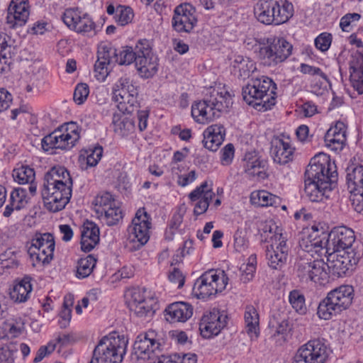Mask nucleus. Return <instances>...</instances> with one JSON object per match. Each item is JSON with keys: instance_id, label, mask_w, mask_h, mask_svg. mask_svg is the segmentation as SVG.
Wrapping results in <instances>:
<instances>
[{"instance_id": "nucleus-64", "label": "nucleus", "mask_w": 363, "mask_h": 363, "mask_svg": "<svg viewBox=\"0 0 363 363\" xmlns=\"http://www.w3.org/2000/svg\"><path fill=\"white\" fill-rule=\"evenodd\" d=\"M133 52L137 57L138 56H148L154 55L151 51L149 41L146 39L139 40L136 44Z\"/></svg>"}, {"instance_id": "nucleus-42", "label": "nucleus", "mask_w": 363, "mask_h": 363, "mask_svg": "<svg viewBox=\"0 0 363 363\" xmlns=\"http://www.w3.org/2000/svg\"><path fill=\"white\" fill-rule=\"evenodd\" d=\"M74 31L79 33L90 35H96V25L92 18L85 13H83L78 23L74 26Z\"/></svg>"}, {"instance_id": "nucleus-13", "label": "nucleus", "mask_w": 363, "mask_h": 363, "mask_svg": "<svg viewBox=\"0 0 363 363\" xmlns=\"http://www.w3.org/2000/svg\"><path fill=\"white\" fill-rule=\"evenodd\" d=\"M346 182L354 209L363 213V166L351 165L346 169Z\"/></svg>"}, {"instance_id": "nucleus-48", "label": "nucleus", "mask_w": 363, "mask_h": 363, "mask_svg": "<svg viewBox=\"0 0 363 363\" xmlns=\"http://www.w3.org/2000/svg\"><path fill=\"white\" fill-rule=\"evenodd\" d=\"M145 290L140 288L128 289L125 294L126 303L129 309H135V305L140 303L147 299Z\"/></svg>"}, {"instance_id": "nucleus-54", "label": "nucleus", "mask_w": 363, "mask_h": 363, "mask_svg": "<svg viewBox=\"0 0 363 363\" xmlns=\"http://www.w3.org/2000/svg\"><path fill=\"white\" fill-rule=\"evenodd\" d=\"M17 264L16 252L13 249L9 248L0 255V265L2 268H12Z\"/></svg>"}, {"instance_id": "nucleus-61", "label": "nucleus", "mask_w": 363, "mask_h": 363, "mask_svg": "<svg viewBox=\"0 0 363 363\" xmlns=\"http://www.w3.org/2000/svg\"><path fill=\"white\" fill-rule=\"evenodd\" d=\"M300 71L303 74L319 77L325 82H328L327 75L318 67L302 63L300 66Z\"/></svg>"}, {"instance_id": "nucleus-27", "label": "nucleus", "mask_w": 363, "mask_h": 363, "mask_svg": "<svg viewBox=\"0 0 363 363\" xmlns=\"http://www.w3.org/2000/svg\"><path fill=\"white\" fill-rule=\"evenodd\" d=\"M99 241V229L93 222L84 223L81 232V249L85 252L91 251Z\"/></svg>"}, {"instance_id": "nucleus-32", "label": "nucleus", "mask_w": 363, "mask_h": 363, "mask_svg": "<svg viewBox=\"0 0 363 363\" xmlns=\"http://www.w3.org/2000/svg\"><path fill=\"white\" fill-rule=\"evenodd\" d=\"M244 319L246 333L252 340L257 338L259 334V315L255 306H246Z\"/></svg>"}, {"instance_id": "nucleus-58", "label": "nucleus", "mask_w": 363, "mask_h": 363, "mask_svg": "<svg viewBox=\"0 0 363 363\" xmlns=\"http://www.w3.org/2000/svg\"><path fill=\"white\" fill-rule=\"evenodd\" d=\"M361 18L357 13H347L343 16L340 21V27L345 32H350L353 23L357 22Z\"/></svg>"}, {"instance_id": "nucleus-36", "label": "nucleus", "mask_w": 363, "mask_h": 363, "mask_svg": "<svg viewBox=\"0 0 363 363\" xmlns=\"http://www.w3.org/2000/svg\"><path fill=\"white\" fill-rule=\"evenodd\" d=\"M26 203V190L23 188L13 189L10 194L9 201L5 208L4 216L9 217L14 210L21 209Z\"/></svg>"}, {"instance_id": "nucleus-50", "label": "nucleus", "mask_w": 363, "mask_h": 363, "mask_svg": "<svg viewBox=\"0 0 363 363\" xmlns=\"http://www.w3.org/2000/svg\"><path fill=\"white\" fill-rule=\"evenodd\" d=\"M155 303L152 298H147L143 302L138 305H135V309H130L137 316L140 318H151L155 313V309L152 303Z\"/></svg>"}, {"instance_id": "nucleus-25", "label": "nucleus", "mask_w": 363, "mask_h": 363, "mask_svg": "<svg viewBox=\"0 0 363 363\" xmlns=\"http://www.w3.org/2000/svg\"><path fill=\"white\" fill-rule=\"evenodd\" d=\"M324 140L325 145L334 152L342 150L346 142V127L344 123L337 122L326 132Z\"/></svg>"}, {"instance_id": "nucleus-26", "label": "nucleus", "mask_w": 363, "mask_h": 363, "mask_svg": "<svg viewBox=\"0 0 363 363\" xmlns=\"http://www.w3.org/2000/svg\"><path fill=\"white\" fill-rule=\"evenodd\" d=\"M166 320L170 323H184L193 314L192 306L186 302H175L170 304L165 310Z\"/></svg>"}, {"instance_id": "nucleus-46", "label": "nucleus", "mask_w": 363, "mask_h": 363, "mask_svg": "<svg viewBox=\"0 0 363 363\" xmlns=\"http://www.w3.org/2000/svg\"><path fill=\"white\" fill-rule=\"evenodd\" d=\"M113 203H116V201L108 192L99 194L93 201L95 211L98 215L102 213L108 207L112 206Z\"/></svg>"}, {"instance_id": "nucleus-34", "label": "nucleus", "mask_w": 363, "mask_h": 363, "mask_svg": "<svg viewBox=\"0 0 363 363\" xmlns=\"http://www.w3.org/2000/svg\"><path fill=\"white\" fill-rule=\"evenodd\" d=\"M30 280V277H25L13 286L12 291L10 292L11 298L13 301L23 303L29 298L33 289Z\"/></svg>"}, {"instance_id": "nucleus-21", "label": "nucleus", "mask_w": 363, "mask_h": 363, "mask_svg": "<svg viewBox=\"0 0 363 363\" xmlns=\"http://www.w3.org/2000/svg\"><path fill=\"white\" fill-rule=\"evenodd\" d=\"M227 316L213 309L203 313L199 323L201 335L204 338L218 335L226 325Z\"/></svg>"}, {"instance_id": "nucleus-12", "label": "nucleus", "mask_w": 363, "mask_h": 363, "mask_svg": "<svg viewBox=\"0 0 363 363\" xmlns=\"http://www.w3.org/2000/svg\"><path fill=\"white\" fill-rule=\"evenodd\" d=\"M328 357L325 342L320 339H313L298 350L292 363H325Z\"/></svg>"}, {"instance_id": "nucleus-24", "label": "nucleus", "mask_w": 363, "mask_h": 363, "mask_svg": "<svg viewBox=\"0 0 363 363\" xmlns=\"http://www.w3.org/2000/svg\"><path fill=\"white\" fill-rule=\"evenodd\" d=\"M213 196L214 193L211 188H208L207 182H203L189 194V199L192 202L196 201L194 209L196 216L201 215L207 211Z\"/></svg>"}, {"instance_id": "nucleus-56", "label": "nucleus", "mask_w": 363, "mask_h": 363, "mask_svg": "<svg viewBox=\"0 0 363 363\" xmlns=\"http://www.w3.org/2000/svg\"><path fill=\"white\" fill-rule=\"evenodd\" d=\"M18 351L16 345H6L0 347V363H13L14 354Z\"/></svg>"}, {"instance_id": "nucleus-18", "label": "nucleus", "mask_w": 363, "mask_h": 363, "mask_svg": "<svg viewBox=\"0 0 363 363\" xmlns=\"http://www.w3.org/2000/svg\"><path fill=\"white\" fill-rule=\"evenodd\" d=\"M153 330L138 335L133 344V354L138 359L147 360L156 355L160 350V344L156 340Z\"/></svg>"}, {"instance_id": "nucleus-10", "label": "nucleus", "mask_w": 363, "mask_h": 363, "mask_svg": "<svg viewBox=\"0 0 363 363\" xmlns=\"http://www.w3.org/2000/svg\"><path fill=\"white\" fill-rule=\"evenodd\" d=\"M328 268L323 259H301L297 263V276L303 282L309 281L320 285L328 282Z\"/></svg>"}, {"instance_id": "nucleus-62", "label": "nucleus", "mask_w": 363, "mask_h": 363, "mask_svg": "<svg viewBox=\"0 0 363 363\" xmlns=\"http://www.w3.org/2000/svg\"><path fill=\"white\" fill-rule=\"evenodd\" d=\"M103 148L101 146L90 149L86 157V164L89 167L96 166L101 159Z\"/></svg>"}, {"instance_id": "nucleus-30", "label": "nucleus", "mask_w": 363, "mask_h": 363, "mask_svg": "<svg viewBox=\"0 0 363 363\" xmlns=\"http://www.w3.org/2000/svg\"><path fill=\"white\" fill-rule=\"evenodd\" d=\"M245 160V170L249 176L257 177L258 179H264L267 177L265 160H260L257 155L252 154L246 155Z\"/></svg>"}, {"instance_id": "nucleus-15", "label": "nucleus", "mask_w": 363, "mask_h": 363, "mask_svg": "<svg viewBox=\"0 0 363 363\" xmlns=\"http://www.w3.org/2000/svg\"><path fill=\"white\" fill-rule=\"evenodd\" d=\"M328 245L325 252L330 251L342 252L357 251L354 247L355 242L354 232L345 226L334 228L328 233Z\"/></svg>"}, {"instance_id": "nucleus-29", "label": "nucleus", "mask_w": 363, "mask_h": 363, "mask_svg": "<svg viewBox=\"0 0 363 363\" xmlns=\"http://www.w3.org/2000/svg\"><path fill=\"white\" fill-rule=\"evenodd\" d=\"M274 6V0H259L254 8L258 21L265 25H275Z\"/></svg>"}, {"instance_id": "nucleus-57", "label": "nucleus", "mask_w": 363, "mask_h": 363, "mask_svg": "<svg viewBox=\"0 0 363 363\" xmlns=\"http://www.w3.org/2000/svg\"><path fill=\"white\" fill-rule=\"evenodd\" d=\"M89 94V88L86 84H78L74 91L73 99L77 104L81 105L86 100Z\"/></svg>"}, {"instance_id": "nucleus-35", "label": "nucleus", "mask_w": 363, "mask_h": 363, "mask_svg": "<svg viewBox=\"0 0 363 363\" xmlns=\"http://www.w3.org/2000/svg\"><path fill=\"white\" fill-rule=\"evenodd\" d=\"M275 25L286 23L294 15V6L287 0H274Z\"/></svg>"}, {"instance_id": "nucleus-23", "label": "nucleus", "mask_w": 363, "mask_h": 363, "mask_svg": "<svg viewBox=\"0 0 363 363\" xmlns=\"http://www.w3.org/2000/svg\"><path fill=\"white\" fill-rule=\"evenodd\" d=\"M28 0H11L8 8L6 23L11 28L24 26L29 17Z\"/></svg>"}, {"instance_id": "nucleus-14", "label": "nucleus", "mask_w": 363, "mask_h": 363, "mask_svg": "<svg viewBox=\"0 0 363 363\" xmlns=\"http://www.w3.org/2000/svg\"><path fill=\"white\" fill-rule=\"evenodd\" d=\"M271 244L267 247L266 257L268 265L274 269H280L286 264L289 247L287 238L282 233L277 232L271 237Z\"/></svg>"}, {"instance_id": "nucleus-17", "label": "nucleus", "mask_w": 363, "mask_h": 363, "mask_svg": "<svg viewBox=\"0 0 363 363\" xmlns=\"http://www.w3.org/2000/svg\"><path fill=\"white\" fill-rule=\"evenodd\" d=\"M327 238L328 233L323 229L319 230L313 225L303 233L299 246L308 253L315 252L321 255L325 253L327 249Z\"/></svg>"}, {"instance_id": "nucleus-5", "label": "nucleus", "mask_w": 363, "mask_h": 363, "mask_svg": "<svg viewBox=\"0 0 363 363\" xmlns=\"http://www.w3.org/2000/svg\"><path fill=\"white\" fill-rule=\"evenodd\" d=\"M354 298L352 286L342 285L328 293L318 305L317 315L320 319L330 320L347 309Z\"/></svg>"}, {"instance_id": "nucleus-47", "label": "nucleus", "mask_w": 363, "mask_h": 363, "mask_svg": "<svg viewBox=\"0 0 363 363\" xmlns=\"http://www.w3.org/2000/svg\"><path fill=\"white\" fill-rule=\"evenodd\" d=\"M289 301L296 313L304 315L307 312L306 300L303 294L298 290H293L289 296Z\"/></svg>"}, {"instance_id": "nucleus-28", "label": "nucleus", "mask_w": 363, "mask_h": 363, "mask_svg": "<svg viewBox=\"0 0 363 363\" xmlns=\"http://www.w3.org/2000/svg\"><path fill=\"white\" fill-rule=\"evenodd\" d=\"M350 81L359 94H363V55L357 53L350 62Z\"/></svg>"}, {"instance_id": "nucleus-7", "label": "nucleus", "mask_w": 363, "mask_h": 363, "mask_svg": "<svg viewBox=\"0 0 363 363\" xmlns=\"http://www.w3.org/2000/svg\"><path fill=\"white\" fill-rule=\"evenodd\" d=\"M228 282V277L223 270L211 269L197 279L193 292L199 298L206 300L223 291Z\"/></svg>"}, {"instance_id": "nucleus-38", "label": "nucleus", "mask_w": 363, "mask_h": 363, "mask_svg": "<svg viewBox=\"0 0 363 363\" xmlns=\"http://www.w3.org/2000/svg\"><path fill=\"white\" fill-rule=\"evenodd\" d=\"M96 262L97 259L92 255L81 258L77 262L76 277L78 279L88 277L92 273Z\"/></svg>"}, {"instance_id": "nucleus-16", "label": "nucleus", "mask_w": 363, "mask_h": 363, "mask_svg": "<svg viewBox=\"0 0 363 363\" xmlns=\"http://www.w3.org/2000/svg\"><path fill=\"white\" fill-rule=\"evenodd\" d=\"M292 45L283 38H274L267 46L260 48L259 54L268 66L286 60L291 54Z\"/></svg>"}, {"instance_id": "nucleus-3", "label": "nucleus", "mask_w": 363, "mask_h": 363, "mask_svg": "<svg viewBox=\"0 0 363 363\" xmlns=\"http://www.w3.org/2000/svg\"><path fill=\"white\" fill-rule=\"evenodd\" d=\"M277 85L266 76L252 78L242 88L243 100L259 111H265L275 104Z\"/></svg>"}, {"instance_id": "nucleus-22", "label": "nucleus", "mask_w": 363, "mask_h": 363, "mask_svg": "<svg viewBox=\"0 0 363 363\" xmlns=\"http://www.w3.org/2000/svg\"><path fill=\"white\" fill-rule=\"evenodd\" d=\"M295 147L288 135H281L272 140L271 154L274 162L285 164L293 159Z\"/></svg>"}, {"instance_id": "nucleus-52", "label": "nucleus", "mask_w": 363, "mask_h": 363, "mask_svg": "<svg viewBox=\"0 0 363 363\" xmlns=\"http://www.w3.org/2000/svg\"><path fill=\"white\" fill-rule=\"evenodd\" d=\"M83 12L78 9H67L62 16V21L65 24L72 30H74V26L78 23Z\"/></svg>"}, {"instance_id": "nucleus-59", "label": "nucleus", "mask_w": 363, "mask_h": 363, "mask_svg": "<svg viewBox=\"0 0 363 363\" xmlns=\"http://www.w3.org/2000/svg\"><path fill=\"white\" fill-rule=\"evenodd\" d=\"M235 148L233 144L228 143L220 150V162L222 165L230 164L234 158Z\"/></svg>"}, {"instance_id": "nucleus-4", "label": "nucleus", "mask_w": 363, "mask_h": 363, "mask_svg": "<svg viewBox=\"0 0 363 363\" xmlns=\"http://www.w3.org/2000/svg\"><path fill=\"white\" fill-rule=\"evenodd\" d=\"M128 340L116 333L104 337L95 347L89 363H121L126 353Z\"/></svg>"}, {"instance_id": "nucleus-20", "label": "nucleus", "mask_w": 363, "mask_h": 363, "mask_svg": "<svg viewBox=\"0 0 363 363\" xmlns=\"http://www.w3.org/2000/svg\"><path fill=\"white\" fill-rule=\"evenodd\" d=\"M208 108H204L208 113V123L219 117L220 113L228 108L231 103V96L224 88L213 89L210 95L205 98Z\"/></svg>"}, {"instance_id": "nucleus-44", "label": "nucleus", "mask_w": 363, "mask_h": 363, "mask_svg": "<svg viewBox=\"0 0 363 363\" xmlns=\"http://www.w3.org/2000/svg\"><path fill=\"white\" fill-rule=\"evenodd\" d=\"M151 225L150 216L145 211V208H140L136 212L129 227L136 230L150 231Z\"/></svg>"}, {"instance_id": "nucleus-43", "label": "nucleus", "mask_w": 363, "mask_h": 363, "mask_svg": "<svg viewBox=\"0 0 363 363\" xmlns=\"http://www.w3.org/2000/svg\"><path fill=\"white\" fill-rule=\"evenodd\" d=\"M128 240L135 244L133 247L135 249H139L146 244L150 239V231L136 230L128 227Z\"/></svg>"}, {"instance_id": "nucleus-33", "label": "nucleus", "mask_w": 363, "mask_h": 363, "mask_svg": "<svg viewBox=\"0 0 363 363\" xmlns=\"http://www.w3.org/2000/svg\"><path fill=\"white\" fill-rule=\"evenodd\" d=\"M157 57L155 55L138 56L136 58L135 67L143 77L149 78L157 72Z\"/></svg>"}, {"instance_id": "nucleus-49", "label": "nucleus", "mask_w": 363, "mask_h": 363, "mask_svg": "<svg viewBox=\"0 0 363 363\" xmlns=\"http://www.w3.org/2000/svg\"><path fill=\"white\" fill-rule=\"evenodd\" d=\"M208 108L207 101L205 99L193 104L191 106V116L196 122L201 124L208 123V113L205 112L204 108Z\"/></svg>"}, {"instance_id": "nucleus-39", "label": "nucleus", "mask_w": 363, "mask_h": 363, "mask_svg": "<svg viewBox=\"0 0 363 363\" xmlns=\"http://www.w3.org/2000/svg\"><path fill=\"white\" fill-rule=\"evenodd\" d=\"M100 219L107 225L111 226L117 224L123 218V213L121 208L116 203H113L112 206L99 213Z\"/></svg>"}, {"instance_id": "nucleus-8", "label": "nucleus", "mask_w": 363, "mask_h": 363, "mask_svg": "<svg viewBox=\"0 0 363 363\" xmlns=\"http://www.w3.org/2000/svg\"><path fill=\"white\" fill-rule=\"evenodd\" d=\"M28 253L33 266H45L53 259L55 242L52 234L35 233L28 243Z\"/></svg>"}, {"instance_id": "nucleus-41", "label": "nucleus", "mask_w": 363, "mask_h": 363, "mask_svg": "<svg viewBox=\"0 0 363 363\" xmlns=\"http://www.w3.org/2000/svg\"><path fill=\"white\" fill-rule=\"evenodd\" d=\"M233 67L238 70L239 76L243 79L249 77L250 74L256 70V66L253 61L240 56L235 60Z\"/></svg>"}, {"instance_id": "nucleus-60", "label": "nucleus", "mask_w": 363, "mask_h": 363, "mask_svg": "<svg viewBox=\"0 0 363 363\" xmlns=\"http://www.w3.org/2000/svg\"><path fill=\"white\" fill-rule=\"evenodd\" d=\"M331 42L332 35L328 33H323L315 39L314 43L317 49L322 52H325L329 49Z\"/></svg>"}, {"instance_id": "nucleus-9", "label": "nucleus", "mask_w": 363, "mask_h": 363, "mask_svg": "<svg viewBox=\"0 0 363 363\" xmlns=\"http://www.w3.org/2000/svg\"><path fill=\"white\" fill-rule=\"evenodd\" d=\"M138 96V88L129 78H120L113 86V99L123 113L131 114L137 109Z\"/></svg>"}, {"instance_id": "nucleus-1", "label": "nucleus", "mask_w": 363, "mask_h": 363, "mask_svg": "<svg viewBox=\"0 0 363 363\" xmlns=\"http://www.w3.org/2000/svg\"><path fill=\"white\" fill-rule=\"evenodd\" d=\"M336 167L329 155L320 152L311 158L305 172L304 192L312 202H320L330 196L337 179Z\"/></svg>"}, {"instance_id": "nucleus-31", "label": "nucleus", "mask_w": 363, "mask_h": 363, "mask_svg": "<svg viewBox=\"0 0 363 363\" xmlns=\"http://www.w3.org/2000/svg\"><path fill=\"white\" fill-rule=\"evenodd\" d=\"M125 114L115 113L112 118L114 133L122 138H126L133 134L135 128L133 120Z\"/></svg>"}, {"instance_id": "nucleus-6", "label": "nucleus", "mask_w": 363, "mask_h": 363, "mask_svg": "<svg viewBox=\"0 0 363 363\" xmlns=\"http://www.w3.org/2000/svg\"><path fill=\"white\" fill-rule=\"evenodd\" d=\"M80 130L77 123H65L42 139V148L45 152H50L51 154L57 149L70 150L80 138Z\"/></svg>"}, {"instance_id": "nucleus-11", "label": "nucleus", "mask_w": 363, "mask_h": 363, "mask_svg": "<svg viewBox=\"0 0 363 363\" xmlns=\"http://www.w3.org/2000/svg\"><path fill=\"white\" fill-rule=\"evenodd\" d=\"M328 254L327 265L328 269L335 276L341 277L352 271L358 263L361 252L359 251L335 252L330 251Z\"/></svg>"}, {"instance_id": "nucleus-51", "label": "nucleus", "mask_w": 363, "mask_h": 363, "mask_svg": "<svg viewBox=\"0 0 363 363\" xmlns=\"http://www.w3.org/2000/svg\"><path fill=\"white\" fill-rule=\"evenodd\" d=\"M134 17L133 9L130 6L118 5L116 14L114 16L116 22L121 26L130 23Z\"/></svg>"}, {"instance_id": "nucleus-40", "label": "nucleus", "mask_w": 363, "mask_h": 363, "mask_svg": "<svg viewBox=\"0 0 363 363\" xmlns=\"http://www.w3.org/2000/svg\"><path fill=\"white\" fill-rule=\"evenodd\" d=\"M35 171L28 166L22 165L13 170L12 176L15 182L21 184L31 183L35 179Z\"/></svg>"}, {"instance_id": "nucleus-63", "label": "nucleus", "mask_w": 363, "mask_h": 363, "mask_svg": "<svg viewBox=\"0 0 363 363\" xmlns=\"http://www.w3.org/2000/svg\"><path fill=\"white\" fill-rule=\"evenodd\" d=\"M111 67L107 65V62L96 60L94 65V72L97 79L101 82L104 81L108 75Z\"/></svg>"}, {"instance_id": "nucleus-53", "label": "nucleus", "mask_w": 363, "mask_h": 363, "mask_svg": "<svg viewBox=\"0 0 363 363\" xmlns=\"http://www.w3.org/2000/svg\"><path fill=\"white\" fill-rule=\"evenodd\" d=\"M233 240L234 248L237 252H242L247 248L249 242L245 230L238 228L235 232Z\"/></svg>"}, {"instance_id": "nucleus-37", "label": "nucleus", "mask_w": 363, "mask_h": 363, "mask_svg": "<svg viewBox=\"0 0 363 363\" xmlns=\"http://www.w3.org/2000/svg\"><path fill=\"white\" fill-rule=\"evenodd\" d=\"M250 200L253 204L262 207L275 206L280 202L279 196L264 190L252 192Z\"/></svg>"}, {"instance_id": "nucleus-45", "label": "nucleus", "mask_w": 363, "mask_h": 363, "mask_svg": "<svg viewBox=\"0 0 363 363\" xmlns=\"http://www.w3.org/2000/svg\"><path fill=\"white\" fill-rule=\"evenodd\" d=\"M97 60L107 62L109 66H113L117 62V50L111 45H101L99 48Z\"/></svg>"}, {"instance_id": "nucleus-2", "label": "nucleus", "mask_w": 363, "mask_h": 363, "mask_svg": "<svg viewBox=\"0 0 363 363\" xmlns=\"http://www.w3.org/2000/svg\"><path fill=\"white\" fill-rule=\"evenodd\" d=\"M72 178L64 167H53L48 171L41 190L46 208L52 212L65 208L72 196Z\"/></svg>"}, {"instance_id": "nucleus-55", "label": "nucleus", "mask_w": 363, "mask_h": 363, "mask_svg": "<svg viewBox=\"0 0 363 363\" xmlns=\"http://www.w3.org/2000/svg\"><path fill=\"white\" fill-rule=\"evenodd\" d=\"M137 57L131 47H125L123 50L117 52V62L120 65H128L136 62Z\"/></svg>"}, {"instance_id": "nucleus-19", "label": "nucleus", "mask_w": 363, "mask_h": 363, "mask_svg": "<svg viewBox=\"0 0 363 363\" xmlns=\"http://www.w3.org/2000/svg\"><path fill=\"white\" fill-rule=\"evenodd\" d=\"M197 18L194 8L189 4L175 7L172 18L173 29L177 33H190L195 27Z\"/></svg>"}]
</instances>
